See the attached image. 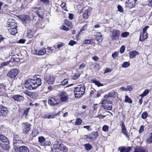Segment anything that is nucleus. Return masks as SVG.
I'll list each match as a JSON object with an SVG mask.
<instances>
[{
	"mask_svg": "<svg viewBox=\"0 0 152 152\" xmlns=\"http://www.w3.org/2000/svg\"><path fill=\"white\" fill-rule=\"evenodd\" d=\"M129 54L130 58H135L137 55L139 54V53L135 50H134L130 51Z\"/></svg>",
	"mask_w": 152,
	"mask_h": 152,
	"instance_id": "393cba45",
	"label": "nucleus"
},
{
	"mask_svg": "<svg viewBox=\"0 0 152 152\" xmlns=\"http://www.w3.org/2000/svg\"><path fill=\"white\" fill-rule=\"evenodd\" d=\"M18 72V70L16 69L12 68L11 69L7 74V75L10 78H14L17 75Z\"/></svg>",
	"mask_w": 152,
	"mask_h": 152,
	"instance_id": "6e6552de",
	"label": "nucleus"
},
{
	"mask_svg": "<svg viewBox=\"0 0 152 152\" xmlns=\"http://www.w3.org/2000/svg\"><path fill=\"white\" fill-rule=\"evenodd\" d=\"M92 40L91 39H86L84 41V44H91V42H92Z\"/></svg>",
	"mask_w": 152,
	"mask_h": 152,
	"instance_id": "3c124183",
	"label": "nucleus"
},
{
	"mask_svg": "<svg viewBox=\"0 0 152 152\" xmlns=\"http://www.w3.org/2000/svg\"><path fill=\"white\" fill-rule=\"evenodd\" d=\"M148 116V114L146 112H143L141 115V118L143 119H146Z\"/></svg>",
	"mask_w": 152,
	"mask_h": 152,
	"instance_id": "e433bc0d",
	"label": "nucleus"
},
{
	"mask_svg": "<svg viewBox=\"0 0 152 152\" xmlns=\"http://www.w3.org/2000/svg\"><path fill=\"white\" fill-rule=\"evenodd\" d=\"M58 96L60 97V101L66 102L68 99V95L65 92L63 91L59 93Z\"/></svg>",
	"mask_w": 152,
	"mask_h": 152,
	"instance_id": "1a4fd4ad",
	"label": "nucleus"
},
{
	"mask_svg": "<svg viewBox=\"0 0 152 152\" xmlns=\"http://www.w3.org/2000/svg\"><path fill=\"white\" fill-rule=\"evenodd\" d=\"M61 29H63L65 31H68L69 30V28L66 27L64 25H62L60 27Z\"/></svg>",
	"mask_w": 152,
	"mask_h": 152,
	"instance_id": "6e6d98bb",
	"label": "nucleus"
},
{
	"mask_svg": "<svg viewBox=\"0 0 152 152\" xmlns=\"http://www.w3.org/2000/svg\"><path fill=\"white\" fill-rule=\"evenodd\" d=\"M92 59L95 61H97L99 60V58L98 56H95L92 57Z\"/></svg>",
	"mask_w": 152,
	"mask_h": 152,
	"instance_id": "0e129e2a",
	"label": "nucleus"
},
{
	"mask_svg": "<svg viewBox=\"0 0 152 152\" xmlns=\"http://www.w3.org/2000/svg\"><path fill=\"white\" fill-rule=\"evenodd\" d=\"M102 35L101 33H98L96 34V39L98 42H102Z\"/></svg>",
	"mask_w": 152,
	"mask_h": 152,
	"instance_id": "7c9ffc66",
	"label": "nucleus"
},
{
	"mask_svg": "<svg viewBox=\"0 0 152 152\" xmlns=\"http://www.w3.org/2000/svg\"><path fill=\"white\" fill-rule=\"evenodd\" d=\"M46 52V49L44 48H43L38 50H35L34 52H33V53H34V54L41 56L44 55L45 53Z\"/></svg>",
	"mask_w": 152,
	"mask_h": 152,
	"instance_id": "f3484780",
	"label": "nucleus"
},
{
	"mask_svg": "<svg viewBox=\"0 0 152 152\" xmlns=\"http://www.w3.org/2000/svg\"><path fill=\"white\" fill-rule=\"evenodd\" d=\"M23 93L27 96H29L31 98H34V97L35 96V94L34 93L30 92L28 90H26L23 91Z\"/></svg>",
	"mask_w": 152,
	"mask_h": 152,
	"instance_id": "bb28decb",
	"label": "nucleus"
},
{
	"mask_svg": "<svg viewBox=\"0 0 152 152\" xmlns=\"http://www.w3.org/2000/svg\"><path fill=\"white\" fill-rule=\"evenodd\" d=\"M84 146L85 149L87 151L90 150L92 148L91 145L89 143L85 144Z\"/></svg>",
	"mask_w": 152,
	"mask_h": 152,
	"instance_id": "4c0bfd02",
	"label": "nucleus"
},
{
	"mask_svg": "<svg viewBox=\"0 0 152 152\" xmlns=\"http://www.w3.org/2000/svg\"><path fill=\"white\" fill-rule=\"evenodd\" d=\"M13 145L15 149V147L17 148H18V147L20 146V145H23L24 144V142L22 140L16 141L13 142Z\"/></svg>",
	"mask_w": 152,
	"mask_h": 152,
	"instance_id": "5701e85b",
	"label": "nucleus"
},
{
	"mask_svg": "<svg viewBox=\"0 0 152 152\" xmlns=\"http://www.w3.org/2000/svg\"><path fill=\"white\" fill-rule=\"evenodd\" d=\"M5 88V86L3 84H1L0 85V91H4Z\"/></svg>",
	"mask_w": 152,
	"mask_h": 152,
	"instance_id": "603ef678",
	"label": "nucleus"
},
{
	"mask_svg": "<svg viewBox=\"0 0 152 152\" xmlns=\"http://www.w3.org/2000/svg\"><path fill=\"white\" fill-rule=\"evenodd\" d=\"M130 65V63L129 62H124L121 66L123 68H127Z\"/></svg>",
	"mask_w": 152,
	"mask_h": 152,
	"instance_id": "c9c22d12",
	"label": "nucleus"
},
{
	"mask_svg": "<svg viewBox=\"0 0 152 152\" xmlns=\"http://www.w3.org/2000/svg\"><path fill=\"white\" fill-rule=\"evenodd\" d=\"M91 8H88L86 10L83 14V18L85 19H87L89 17V15L90 14L91 12Z\"/></svg>",
	"mask_w": 152,
	"mask_h": 152,
	"instance_id": "dca6fc26",
	"label": "nucleus"
},
{
	"mask_svg": "<svg viewBox=\"0 0 152 152\" xmlns=\"http://www.w3.org/2000/svg\"><path fill=\"white\" fill-rule=\"evenodd\" d=\"M76 42L74 40H71L69 43V45L70 46H72L76 44Z\"/></svg>",
	"mask_w": 152,
	"mask_h": 152,
	"instance_id": "13d9d810",
	"label": "nucleus"
},
{
	"mask_svg": "<svg viewBox=\"0 0 152 152\" xmlns=\"http://www.w3.org/2000/svg\"><path fill=\"white\" fill-rule=\"evenodd\" d=\"M19 59L15 58V57L12 58L10 61L7 62H3L1 64V66L3 67L8 65L10 62L13 61H18Z\"/></svg>",
	"mask_w": 152,
	"mask_h": 152,
	"instance_id": "412c9836",
	"label": "nucleus"
},
{
	"mask_svg": "<svg viewBox=\"0 0 152 152\" xmlns=\"http://www.w3.org/2000/svg\"><path fill=\"white\" fill-rule=\"evenodd\" d=\"M129 33L127 32H125L122 33L121 34V36L123 37H126L129 35Z\"/></svg>",
	"mask_w": 152,
	"mask_h": 152,
	"instance_id": "09e8293b",
	"label": "nucleus"
},
{
	"mask_svg": "<svg viewBox=\"0 0 152 152\" xmlns=\"http://www.w3.org/2000/svg\"><path fill=\"white\" fill-rule=\"evenodd\" d=\"M38 10L36 11L38 15L39 18H43L45 11L44 10V9L39 7H38Z\"/></svg>",
	"mask_w": 152,
	"mask_h": 152,
	"instance_id": "4be33fe9",
	"label": "nucleus"
},
{
	"mask_svg": "<svg viewBox=\"0 0 152 152\" xmlns=\"http://www.w3.org/2000/svg\"><path fill=\"white\" fill-rule=\"evenodd\" d=\"M120 34V31L117 30L113 31L112 33V37L113 40L118 39V36Z\"/></svg>",
	"mask_w": 152,
	"mask_h": 152,
	"instance_id": "aec40b11",
	"label": "nucleus"
},
{
	"mask_svg": "<svg viewBox=\"0 0 152 152\" xmlns=\"http://www.w3.org/2000/svg\"><path fill=\"white\" fill-rule=\"evenodd\" d=\"M111 69H109L108 68H107L104 71V73L105 74L107 73L108 72H111Z\"/></svg>",
	"mask_w": 152,
	"mask_h": 152,
	"instance_id": "69168bd1",
	"label": "nucleus"
},
{
	"mask_svg": "<svg viewBox=\"0 0 152 152\" xmlns=\"http://www.w3.org/2000/svg\"><path fill=\"white\" fill-rule=\"evenodd\" d=\"M41 84V79L40 78L34 80L29 79L26 81L25 86L26 88L33 90L36 89Z\"/></svg>",
	"mask_w": 152,
	"mask_h": 152,
	"instance_id": "f257e3e1",
	"label": "nucleus"
},
{
	"mask_svg": "<svg viewBox=\"0 0 152 152\" xmlns=\"http://www.w3.org/2000/svg\"><path fill=\"white\" fill-rule=\"evenodd\" d=\"M137 0H129L125 3V7L127 8H132L135 6V2Z\"/></svg>",
	"mask_w": 152,
	"mask_h": 152,
	"instance_id": "f8f14e48",
	"label": "nucleus"
},
{
	"mask_svg": "<svg viewBox=\"0 0 152 152\" xmlns=\"http://www.w3.org/2000/svg\"><path fill=\"white\" fill-rule=\"evenodd\" d=\"M64 45V44L62 42L60 43V44H58L57 45V48L58 49H59L60 48H61L62 47H63Z\"/></svg>",
	"mask_w": 152,
	"mask_h": 152,
	"instance_id": "680f3d73",
	"label": "nucleus"
},
{
	"mask_svg": "<svg viewBox=\"0 0 152 152\" xmlns=\"http://www.w3.org/2000/svg\"><path fill=\"white\" fill-rule=\"evenodd\" d=\"M117 8H118V10L120 12H123V8L121 5H118Z\"/></svg>",
	"mask_w": 152,
	"mask_h": 152,
	"instance_id": "bf43d9fd",
	"label": "nucleus"
},
{
	"mask_svg": "<svg viewBox=\"0 0 152 152\" xmlns=\"http://www.w3.org/2000/svg\"><path fill=\"white\" fill-rule=\"evenodd\" d=\"M92 81L93 83H95L96 85L98 86L99 87L100 86H103V85L100 82L96 80H92Z\"/></svg>",
	"mask_w": 152,
	"mask_h": 152,
	"instance_id": "ea45409f",
	"label": "nucleus"
},
{
	"mask_svg": "<svg viewBox=\"0 0 152 152\" xmlns=\"http://www.w3.org/2000/svg\"><path fill=\"white\" fill-rule=\"evenodd\" d=\"M85 64L84 63H83L81 64L79 66L78 69H82L85 66Z\"/></svg>",
	"mask_w": 152,
	"mask_h": 152,
	"instance_id": "774afa93",
	"label": "nucleus"
},
{
	"mask_svg": "<svg viewBox=\"0 0 152 152\" xmlns=\"http://www.w3.org/2000/svg\"><path fill=\"white\" fill-rule=\"evenodd\" d=\"M125 46L124 45H122L121 48L120 52L121 53H124L125 50Z\"/></svg>",
	"mask_w": 152,
	"mask_h": 152,
	"instance_id": "5fc2aeb1",
	"label": "nucleus"
},
{
	"mask_svg": "<svg viewBox=\"0 0 152 152\" xmlns=\"http://www.w3.org/2000/svg\"><path fill=\"white\" fill-rule=\"evenodd\" d=\"M134 152H146V151L143 147H139L134 148Z\"/></svg>",
	"mask_w": 152,
	"mask_h": 152,
	"instance_id": "cd10ccee",
	"label": "nucleus"
},
{
	"mask_svg": "<svg viewBox=\"0 0 152 152\" xmlns=\"http://www.w3.org/2000/svg\"><path fill=\"white\" fill-rule=\"evenodd\" d=\"M118 95L117 92L114 91H113L109 92L108 94L105 95L104 97V98H108L109 97H115Z\"/></svg>",
	"mask_w": 152,
	"mask_h": 152,
	"instance_id": "4468645a",
	"label": "nucleus"
},
{
	"mask_svg": "<svg viewBox=\"0 0 152 152\" xmlns=\"http://www.w3.org/2000/svg\"><path fill=\"white\" fill-rule=\"evenodd\" d=\"M61 7L64 10L67 11L66 9V3H65V2H64L62 3L61 5Z\"/></svg>",
	"mask_w": 152,
	"mask_h": 152,
	"instance_id": "c03bdc74",
	"label": "nucleus"
},
{
	"mask_svg": "<svg viewBox=\"0 0 152 152\" xmlns=\"http://www.w3.org/2000/svg\"><path fill=\"white\" fill-rule=\"evenodd\" d=\"M60 100L57 96L51 97L48 100V103L51 106H54L60 103Z\"/></svg>",
	"mask_w": 152,
	"mask_h": 152,
	"instance_id": "20e7f679",
	"label": "nucleus"
},
{
	"mask_svg": "<svg viewBox=\"0 0 152 152\" xmlns=\"http://www.w3.org/2000/svg\"><path fill=\"white\" fill-rule=\"evenodd\" d=\"M21 127L23 133L26 134L30 129V124L27 122L23 123L22 124Z\"/></svg>",
	"mask_w": 152,
	"mask_h": 152,
	"instance_id": "9b49d317",
	"label": "nucleus"
},
{
	"mask_svg": "<svg viewBox=\"0 0 152 152\" xmlns=\"http://www.w3.org/2000/svg\"><path fill=\"white\" fill-rule=\"evenodd\" d=\"M39 142L43 146L48 145L50 144V142H46V139L43 137H39L38 138Z\"/></svg>",
	"mask_w": 152,
	"mask_h": 152,
	"instance_id": "ddd939ff",
	"label": "nucleus"
},
{
	"mask_svg": "<svg viewBox=\"0 0 152 152\" xmlns=\"http://www.w3.org/2000/svg\"><path fill=\"white\" fill-rule=\"evenodd\" d=\"M144 126L143 125H142L140 126L139 130V132L140 133H141L144 130Z\"/></svg>",
	"mask_w": 152,
	"mask_h": 152,
	"instance_id": "052dcab7",
	"label": "nucleus"
},
{
	"mask_svg": "<svg viewBox=\"0 0 152 152\" xmlns=\"http://www.w3.org/2000/svg\"><path fill=\"white\" fill-rule=\"evenodd\" d=\"M149 91L148 90L146 89L145 90L144 92L140 95V96L143 97L147 95L149 93Z\"/></svg>",
	"mask_w": 152,
	"mask_h": 152,
	"instance_id": "79ce46f5",
	"label": "nucleus"
},
{
	"mask_svg": "<svg viewBox=\"0 0 152 152\" xmlns=\"http://www.w3.org/2000/svg\"><path fill=\"white\" fill-rule=\"evenodd\" d=\"M121 124H120V126L122 129V132L127 138H129L128 134L126 132V128L123 122H121Z\"/></svg>",
	"mask_w": 152,
	"mask_h": 152,
	"instance_id": "6ab92c4d",
	"label": "nucleus"
},
{
	"mask_svg": "<svg viewBox=\"0 0 152 152\" xmlns=\"http://www.w3.org/2000/svg\"><path fill=\"white\" fill-rule=\"evenodd\" d=\"M68 83V79H64L63 81L61 82L60 85L62 86H65Z\"/></svg>",
	"mask_w": 152,
	"mask_h": 152,
	"instance_id": "58836bf2",
	"label": "nucleus"
},
{
	"mask_svg": "<svg viewBox=\"0 0 152 152\" xmlns=\"http://www.w3.org/2000/svg\"><path fill=\"white\" fill-rule=\"evenodd\" d=\"M109 126L106 125H104L103 126L102 128V130L104 132H107L108 130Z\"/></svg>",
	"mask_w": 152,
	"mask_h": 152,
	"instance_id": "49530a36",
	"label": "nucleus"
},
{
	"mask_svg": "<svg viewBox=\"0 0 152 152\" xmlns=\"http://www.w3.org/2000/svg\"><path fill=\"white\" fill-rule=\"evenodd\" d=\"M55 77L53 76L45 75L44 76L45 81L48 84H53L55 81Z\"/></svg>",
	"mask_w": 152,
	"mask_h": 152,
	"instance_id": "9d476101",
	"label": "nucleus"
},
{
	"mask_svg": "<svg viewBox=\"0 0 152 152\" xmlns=\"http://www.w3.org/2000/svg\"><path fill=\"white\" fill-rule=\"evenodd\" d=\"M125 102H128L129 103H132V99L127 96H125Z\"/></svg>",
	"mask_w": 152,
	"mask_h": 152,
	"instance_id": "a19ab883",
	"label": "nucleus"
},
{
	"mask_svg": "<svg viewBox=\"0 0 152 152\" xmlns=\"http://www.w3.org/2000/svg\"><path fill=\"white\" fill-rule=\"evenodd\" d=\"M0 145L2 148L4 150H7L10 148L9 145L7 144L1 143L0 142Z\"/></svg>",
	"mask_w": 152,
	"mask_h": 152,
	"instance_id": "473e14b6",
	"label": "nucleus"
},
{
	"mask_svg": "<svg viewBox=\"0 0 152 152\" xmlns=\"http://www.w3.org/2000/svg\"><path fill=\"white\" fill-rule=\"evenodd\" d=\"M85 87L83 85H79L74 88V95L76 98H79L84 94L85 91Z\"/></svg>",
	"mask_w": 152,
	"mask_h": 152,
	"instance_id": "f03ea898",
	"label": "nucleus"
},
{
	"mask_svg": "<svg viewBox=\"0 0 152 152\" xmlns=\"http://www.w3.org/2000/svg\"><path fill=\"white\" fill-rule=\"evenodd\" d=\"M98 136L97 132H94L91 133L88 136L85 135V137L86 140L92 142L94 141Z\"/></svg>",
	"mask_w": 152,
	"mask_h": 152,
	"instance_id": "0eeeda50",
	"label": "nucleus"
},
{
	"mask_svg": "<svg viewBox=\"0 0 152 152\" xmlns=\"http://www.w3.org/2000/svg\"><path fill=\"white\" fill-rule=\"evenodd\" d=\"M62 144L58 141H55L53 145V148L55 149L60 150Z\"/></svg>",
	"mask_w": 152,
	"mask_h": 152,
	"instance_id": "a878e982",
	"label": "nucleus"
},
{
	"mask_svg": "<svg viewBox=\"0 0 152 152\" xmlns=\"http://www.w3.org/2000/svg\"><path fill=\"white\" fill-rule=\"evenodd\" d=\"M7 27L9 32L12 34L14 35L17 33L16 29L17 27V23L14 20L8 22Z\"/></svg>",
	"mask_w": 152,
	"mask_h": 152,
	"instance_id": "7ed1b4c3",
	"label": "nucleus"
},
{
	"mask_svg": "<svg viewBox=\"0 0 152 152\" xmlns=\"http://www.w3.org/2000/svg\"><path fill=\"white\" fill-rule=\"evenodd\" d=\"M118 52H115L112 54V57L114 59L115 58L118 56Z\"/></svg>",
	"mask_w": 152,
	"mask_h": 152,
	"instance_id": "338daca9",
	"label": "nucleus"
},
{
	"mask_svg": "<svg viewBox=\"0 0 152 152\" xmlns=\"http://www.w3.org/2000/svg\"><path fill=\"white\" fill-rule=\"evenodd\" d=\"M102 104L104 109L108 110L112 109V104L111 101L105 99L102 101Z\"/></svg>",
	"mask_w": 152,
	"mask_h": 152,
	"instance_id": "39448f33",
	"label": "nucleus"
},
{
	"mask_svg": "<svg viewBox=\"0 0 152 152\" xmlns=\"http://www.w3.org/2000/svg\"><path fill=\"white\" fill-rule=\"evenodd\" d=\"M119 149L124 152H129L131 150V148L130 147L121 146L119 147Z\"/></svg>",
	"mask_w": 152,
	"mask_h": 152,
	"instance_id": "c85d7f7f",
	"label": "nucleus"
},
{
	"mask_svg": "<svg viewBox=\"0 0 152 152\" xmlns=\"http://www.w3.org/2000/svg\"><path fill=\"white\" fill-rule=\"evenodd\" d=\"M80 75V74L79 73L75 74V75L72 76V79L74 80H76L79 77Z\"/></svg>",
	"mask_w": 152,
	"mask_h": 152,
	"instance_id": "de8ad7c7",
	"label": "nucleus"
},
{
	"mask_svg": "<svg viewBox=\"0 0 152 152\" xmlns=\"http://www.w3.org/2000/svg\"><path fill=\"white\" fill-rule=\"evenodd\" d=\"M11 98L14 100L18 102L23 101L24 99V97L21 95H15L11 96Z\"/></svg>",
	"mask_w": 152,
	"mask_h": 152,
	"instance_id": "a211bd4d",
	"label": "nucleus"
},
{
	"mask_svg": "<svg viewBox=\"0 0 152 152\" xmlns=\"http://www.w3.org/2000/svg\"><path fill=\"white\" fill-rule=\"evenodd\" d=\"M148 37L147 34H145L142 33L140 36L139 40L141 41H143L146 39Z\"/></svg>",
	"mask_w": 152,
	"mask_h": 152,
	"instance_id": "2f4dec72",
	"label": "nucleus"
},
{
	"mask_svg": "<svg viewBox=\"0 0 152 152\" xmlns=\"http://www.w3.org/2000/svg\"><path fill=\"white\" fill-rule=\"evenodd\" d=\"M82 122V120L80 118H77L76 119V122L75 123V125H79L81 124Z\"/></svg>",
	"mask_w": 152,
	"mask_h": 152,
	"instance_id": "37998d69",
	"label": "nucleus"
},
{
	"mask_svg": "<svg viewBox=\"0 0 152 152\" xmlns=\"http://www.w3.org/2000/svg\"><path fill=\"white\" fill-rule=\"evenodd\" d=\"M149 27L148 26H146L143 28V34H148L146 32L147 30Z\"/></svg>",
	"mask_w": 152,
	"mask_h": 152,
	"instance_id": "4d7b16f0",
	"label": "nucleus"
},
{
	"mask_svg": "<svg viewBox=\"0 0 152 152\" xmlns=\"http://www.w3.org/2000/svg\"><path fill=\"white\" fill-rule=\"evenodd\" d=\"M38 132L36 130H34L32 133V136L33 137H35L38 134Z\"/></svg>",
	"mask_w": 152,
	"mask_h": 152,
	"instance_id": "a18cd8bd",
	"label": "nucleus"
},
{
	"mask_svg": "<svg viewBox=\"0 0 152 152\" xmlns=\"http://www.w3.org/2000/svg\"><path fill=\"white\" fill-rule=\"evenodd\" d=\"M65 24L68 26H70L71 25L72 23L71 22L68 20H65Z\"/></svg>",
	"mask_w": 152,
	"mask_h": 152,
	"instance_id": "864d4df0",
	"label": "nucleus"
},
{
	"mask_svg": "<svg viewBox=\"0 0 152 152\" xmlns=\"http://www.w3.org/2000/svg\"><path fill=\"white\" fill-rule=\"evenodd\" d=\"M4 3L0 1V14L2 13L3 12V9H1V6L4 4Z\"/></svg>",
	"mask_w": 152,
	"mask_h": 152,
	"instance_id": "e2e57ef3",
	"label": "nucleus"
},
{
	"mask_svg": "<svg viewBox=\"0 0 152 152\" xmlns=\"http://www.w3.org/2000/svg\"><path fill=\"white\" fill-rule=\"evenodd\" d=\"M18 152H29L28 148L25 146H21L19 147Z\"/></svg>",
	"mask_w": 152,
	"mask_h": 152,
	"instance_id": "b1692460",
	"label": "nucleus"
},
{
	"mask_svg": "<svg viewBox=\"0 0 152 152\" xmlns=\"http://www.w3.org/2000/svg\"><path fill=\"white\" fill-rule=\"evenodd\" d=\"M68 150L67 148L65 146H64L63 144H62L60 147L59 150L63 151L64 152H66Z\"/></svg>",
	"mask_w": 152,
	"mask_h": 152,
	"instance_id": "f704fd0d",
	"label": "nucleus"
},
{
	"mask_svg": "<svg viewBox=\"0 0 152 152\" xmlns=\"http://www.w3.org/2000/svg\"><path fill=\"white\" fill-rule=\"evenodd\" d=\"M146 140L148 142H152V132L148 136Z\"/></svg>",
	"mask_w": 152,
	"mask_h": 152,
	"instance_id": "72a5a7b5",
	"label": "nucleus"
},
{
	"mask_svg": "<svg viewBox=\"0 0 152 152\" xmlns=\"http://www.w3.org/2000/svg\"><path fill=\"white\" fill-rule=\"evenodd\" d=\"M20 140V138L18 137V135H15L14 137V140H13V142L16 141L18 140Z\"/></svg>",
	"mask_w": 152,
	"mask_h": 152,
	"instance_id": "8fccbe9b",
	"label": "nucleus"
},
{
	"mask_svg": "<svg viewBox=\"0 0 152 152\" xmlns=\"http://www.w3.org/2000/svg\"><path fill=\"white\" fill-rule=\"evenodd\" d=\"M20 19L25 25L29 24L31 22V17L27 15H23L20 17Z\"/></svg>",
	"mask_w": 152,
	"mask_h": 152,
	"instance_id": "423d86ee",
	"label": "nucleus"
},
{
	"mask_svg": "<svg viewBox=\"0 0 152 152\" xmlns=\"http://www.w3.org/2000/svg\"><path fill=\"white\" fill-rule=\"evenodd\" d=\"M0 141L4 143L7 142L8 141V139L5 136L1 134H0Z\"/></svg>",
	"mask_w": 152,
	"mask_h": 152,
	"instance_id": "c756f323",
	"label": "nucleus"
},
{
	"mask_svg": "<svg viewBox=\"0 0 152 152\" xmlns=\"http://www.w3.org/2000/svg\"><path fill=\"white\" fill-rule=\"evenodd\" d=\"M7 112L8 110L6 107L0 105V116H2L6 115Z\"/></svg>",
	"mask_w": 152,
	"mask_h": 152,
	"instance_id": "2eb2a0df",
	"label": "nucleus"
}]
</instances>
